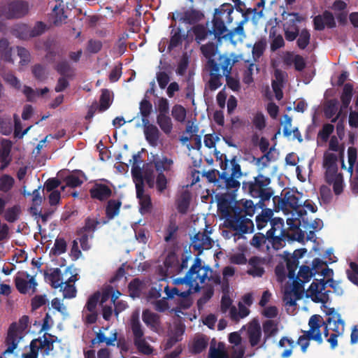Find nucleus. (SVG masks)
Instances as JSON below:
<instances>
[{
  "label": "nucleus",
  "instance_id": "nucleus-1",
  "mask_svg": "<svg viewBox=\"0 0 358 358\" xmlns=\"http://www.w3.org/2000/svg\"><path fill=\"white\" fill-rule=\"evenodd\" d=\"M271 182V178L262 173L254 177L253 180L243 182L242 188L245 192L253 198L259 199L257 204L251 200L236 201V195L231 193L216 194L217 210L224 219V226L234 231V235L252 232L254 224L246 216L252 217L257 206L260 208H264V202L272 197L273 190L270 187Z\"/></svg>",
  "mask_w": 358,
  "mask_h": 358
},
{
  "label": "nucleus",
  "instance_id": "nucleus-2",
  "mask_svg": "<svg viewBox=\"0 0 358 358\" xmlns=\"http://www.w3.org/2000/svg\"><path fill=\"white\" fill-rule=\"evenodd\" d=\"M327 285L331 287L334 292L338 296H341L343 294V289L340 286L339 282L334 280L333 278H329L324 280L322 278L320 280H314L310 284L309 288L307 290V297H310L312 301L315 303H321L322 307L326 308V303H327L329 299L330 290L324 291Z\"/></svg>",
  "mask_w": 358,
  "mask_h": 358
},
{
  "label": "nucleus",
  "instance_id": "nucleus-3",
  "mask_svg": "<svg viewBox=\"0 0 358 358\" xmlns=\"http://www.w3.org/2000/svg\"><path fill=\"white\" fill-rule=\"evenodd\" d=\"M208 272H212L211 268L209 266H203L201 265V259L199 257H196L193 265L190 267L186 275L182 278L174 279L173 284H186L189 287H192L195 282L194 290L195 292H199L200 286L197 280H199L200 284L204 283L208 278Z\"/></svg>",
  "mask_w": 358,
  "mask_h": 358
},
{
  "label": "nucleus",
  "instance_id": "nucleus-4",
  "mask_svg": "<svg viewBox=\"0 0 358 358\" xmlns=\"http://www.w3.org/2000/svg\"><path fill=\"white\" fill-rule=\"evenodd\" d=\"M234 12V7L230 3H223L214 12L213 23V33L215 38L220 40L225 38L224 34L228 31L227 25L231 23L233 17L231 13Z\"/></svg>",
  "mask_w": 358,
  "mask_h": 358
},
{
  "label": "nucleus",
  "instance_id": "nucleus-5",
  "mask_svg": "<svg viewBox=\"0 0 358 358\" xmlns=\"http://www.w3.org/2000/svg\"><path fill=\"white\" fill-rule=\"evenodd\" d=\"M130 327L134 336V343L138 351L143 355H150L153 349L144 338V331L138 314H133L130 320Z\"/></svg>",
  "mask_w": 358,
  "mask_h": 358
},
{
  "label": "nucleus",
  "instance_id": "nucleus-6",
  "mask_svg": "<svg viewBox=\"0 0 358 358\" xmlns=\"http://www.w3.org/2000/svg\"><path fill=\"white\" fill-rule=\"evenodd\" d=\"M218 61L220 62L221 69L226 78L227 85L234 92H238L240 88L239 80L231 76L232 67L238 62V56L235 54L219 55Z\"/></svg>",
  "mask_w": 358,
  "mask_h": 358
},
{
  "label": "nucleus",
  "instance_id": "nucleus-7",
  "mask_svg": "<svg viewBox=\"0 0 358 358\" xmlns=\"http://www.w3.org/2000/svg\"><path fill=\"white\" fill-rule=\"evenodd\" d=\"M282 15L285 38L287 41H294L301 31L299 24L302 22L303 17L298 13H284Z\"/></svg>",
  "mask_w": 358,
  "mask_h": 358
},
{
  "label": "nucleus",
  "instance_id": "nucleus-8",
  "mask_svg": "<svg viewBox=\"0 0 358 358\" xmlns=\"http://www.w3.org/2000/svg\"><path fill=\"white\" fill-rule=\"evenodd\" d=\"M301 197L302 194L298 191L292 189L287 191L280 201L282 209L289 208L295 210L299 216L302 217L306 215V210L301 208L303 203Z\"/></svg>",
  "mask_w": 358,
  "mask_h": 358
},
{
  "label": "nucleus",
  "instance_id": "nucleus-9",
  "mask_svg": "<svg viewBox=\"0 0 358 358\" xmlns=\"http://www.w3.org/2000/svg\"><path fill=\"white\" fill-rule=\"evenodd\" d=\"M1 15L6 19L20 18L29 12V4L22 0H16L9 2L1 6Z\"/></svg>",
  "mask_w": 358,
  "mask_h": 358
},
{
  "label": "nucleus",
  "instance_id": "nucleus-10",
  "mask_svg": "<svg viewBox=\"0 0 358 358\" xmlns=\"http://www.w3.org/2000/svg\"><path fill=\"white\" fill-rule=\"evenodd\" d=\"M45 29V24L42 22H37L34 27L25 24H20L13 29V34L20 39L27 40L41 35Z\"/></svg>",
  "mask_w": 358,
  "mask_h": 358
},
{
  "label": "nucleus",
  "instance_id": "nucleus-11",
  "mask_svg": "<svg viewBox=\"0 0 358 358\" xmlns=\"http://www.w3.org/2000/svg\"><path fill=\"white\" fill-rule=\"evenodd\" d=\"M323 324V318L321 315L317 314L312 315L308 320L309 330L302 331L303 334L301 336L322 344L323 339L320 328Z\"/></svg>",
  "mask_w": 358,
  "mask_h": 358
},
{
  "label": "nucleus",
  "instance_id": "nucleus-12",
  "mask_svg": "<svg viewBox=\"0 0 358 358\" xmlns=\"http://www.w3.org/2000/svg\"><path fill=\"white\" fill-rule=\"evenodd\" d=\"M205 69L209 73L210 79L208 82V87L210 90L215 91L222 85L221 81L223 73L221 74L220 62L217 60H210L208 63H206Z\"/></svg>",
  "mask_w": 358,
  "mask_h": 358
},
{
  "label": "nucleus",
  "instance_id": "nucleus-13",
  "mask_svg": "<svg viewBox=\"0 0 358 358\" xmlns=\"http://www.w3.org/2000/svg\"><path fill=\"white\" fill-rule=\"evenodd\" d=\"M22 275L26 278L19 275H17L15 278L16 289L21 294H26L31 288L32 289V292H35L37 282H36L34 277L31 276L27 272L22 273Z\"/></svg>",
  "mask_w": 358,
  "mask_h": 358
},
{
  "label": "nucleus",
  "instance_id": "nucleus-14",
  "mask_svg": "<svg viewBox=\"0 0 358 358\" xmlns=\"http://www.w3.org/2000/svg\"><path fill=\"white\" fill-rule=\"evenodd\" d=\"M314 29L322 31L325 27L332 29L336 27V22L333 14L329 10H324L322 15H316L313 18Z\"/></svg>",
  "mask_w": 358,
  "mask_h": 358
},
{
  "label": "nucleus",
  "instance_id": "nucleus-15",
  "mask_svg": "<svg viewBox=\"0 0 358 358\" xmlns=\"http://www.w3.org/2000/svg\"><path fill=\"white\" fill-rule=\"evenodd\" d=\"M247 335L251 347H255L260 343L262 331L257 319L255 318L248 323Z\"/></svg>",
  "mask_w": 358,
  "mask_h": 358
},
{
  "label": "nucleus",
  "instance_id": "nucleus-16",
  "mask_svg": "<svg viewBox=\"0 0 358 358\" xmlns=\"http://www.w3.org/2000/svg\"><path fill=\"white\" fill-rule=\"evenodd\" d=\"M17 335V327L15 323H12L8 328L5 341L7 349L3 352L2 355L0 356V358H3V355H6V354L13 353L14 350L16 349L19 342Z\"/></svg>",
  "mask_w": 358,
  "mask_h": 358
},
{
  "label": "nucleus",
  "instance_id": "nucleus-17",
  "mask_svg": "<svg viewBox=\"0 0 358 358\" xmlns=\"http://www.w3.org/2000/svg\"><path fill=\"white\" fill-rule=\"evenodd\" d=\"M136 198L138 199L139 211L144 215L151 212L152 203L151 197L148 194L145 193L144 186H138L136 188Z\"/></svg>",
  "mask_w": 358,
  "mask_h": 358
},
{
  "label": "nucleus",
  "instance_id": "nucleus-18",
  "mask_svg": "<svg viewBox=\"0 0 358 358\" xmlns=\"http://www.w3.org/2000/svg\"><path fill=\"white\" fill-rule=\"evenodd\" d=\"M90 194L92 199L103 201L111 196L112 190L105 184L95 183L90 189Z\"/></svg>",
  "mask_w": 358,
  "mask_h": 358
},
{
  "label": "nucleus",
  "instance_id": "nucleus-19",
  "mask_svg": "<svg viewBox=\"0 0 358 358\" xmlns=\"http://www.w3.org/2000/svg\"><path fill=\"white\" fill-rule=\"evenodd\" d=\"M192 246L200 254L204 249L212 247V240L206 232H198L192 239Z\"/></svg>",
  "mask_w": 358,
  "mask_h": 358
},
{
  "label": "nucleus",
  "instance_id": "nucleus-20",
  "mask_svg": "<svg viewBox=\"0 0 358 358\" xmlns=\"http://www.w3.org/2000/svg\"><path fill=\"white\" fill-rule=\"evenodd\" d=\"M122 205V203L120 199L108 200L105 206V214L107 220L103 221L102 224H105L120 214Z\"/></svg>",
  "mask_w": 358,
  "mask_h": 358
},
{
  "label": "nucleus",
  "instance_id": "nucleus-21",
  "mask_svg": "<svg viewBox=\"0 0 358 358\" xmlns=\"http://www.w3.org/2000/svg\"><path fill=\"white\" fill-rule=\"evenodd\" d=\"M235 7L237 11L242 13L244 18L243 22H247L250 15H253L252 19H255L256 16L259 17L263 15V9H261L259 12H257V8H246L245 4L242 0H233Z\"/></svg>",
  "mask_w": 358,
  "mask_h": 358
},
{
  "label": "nucleus",
  "instance_id": "nucleus-22",
  "mask_svg": "<svg viewBox=\"0 0 358 358\" xmlns=\"http://www.w3.org/2000/svg\"><path fill=\"white\" fill-rule=\"evenodd\" d=\"M142 124L146 141L151 146L156 147L159 138V131L158 128L155 125L150 124L149 121L147 124Z\"/></svg>",
  "mask_w": 358,
  "mask_h": 358
},
{
  "label": "nucleus",
  "instance_id": "nucleus-23",
  "mask_svg": "<svg viewBox=\"0 0 358 358\" xmlns=\"http://www.w3.org/2000/svg\"><path fill=\"white\" fill-rule=\"evenodd\" d=\"M142 319L143 322L150 327L152 331L155 332L158 331L161 325L160 316L158 314L150 312L148 310H145L143 311Z\"/></svg>",
  "mask_w": 358,
  "mask_h": 358
},
{
  "label": "nucleus",
  "instance_id": "nucleus-24",
  "mask_svg": "<svg viewBox=\"0 0 358 358\" xmlns=\"http://www.w3.org/2000/svg\"><path fill=\"white\" fill-rule=\"evenodd\" d=\"M192 292L191 289H189L187 291L182 292L180 294V296L176 298L174 301L176 304V307L172 309V311L175 313H181L182 309L186 310L191 307L192 304V299L190 298V294Z\"/></svg>",
  "mask_w": 358,
  "mask_h": 358
},
{
  "label": "nucleus",
  "instance_id": "nucleus-25",
  "mask_svg": "<svg viewBox=\"0 0 358 358\" xmlns=\"http://www.w3.org/2000/svg\"><path fill=\"white\" fill-rule=\"evenodd\" d=\"M203 17V15L201 12L194 9L187 10L183 13H178L180 21L189 24H194L199 22Z\"/></svg>",
  "mask_w": 358,
  "mask_h": 358
},
{
  "label": "nucleus",
  "instance_id": "nucleus-26",
  "mask_svg": "<svg viewBox=\"0 0 358 358\" xmlns=\"http://www.w3.org/2000/svg\"><path fill=\"white\" fill-rule=\"evenodd\" d=\"M264 332L263 343H265L270 338L278 333V322L273 320H266L262 323Z\"/></svg>",
  "mask_w": 358,
  "mask_h": 358
},
{
  "label": "nucleus",
  "instance_id": "nucleus-27",
  "mask_svg": "<svg viewBox=\"0 0 358 358\" xmlns=\"http://www.w3.org/2000/svg\"><path fill=\"white\" fill-rule=\"evenodd\" d=\"M248 263L250 268L248 270L247 273L253 277H262L264 275L265 271L260 258L257 257H252L249 259Z\"/></svg>",
  "mask_w": 358,
  "mask_h": 358
},
{
  "label": "nucleus",
  "instance_id": "nucleus-28",
  "mask_svg": "<svg viewBox=\"0 0 358 358\" xmlns=\"http://www.w3.org/2000/svg\"><path fill=\"white\" fill-rule=\"evenodd\" d=\"M322 308H325L324 310L325 314L328 316V317L324 320H323V324L326 325H341L345 324L344 321L341 319V315L338 313L334 308H327L326 306V308H324L322 306Z\"/></svg>",
  "mask_w": 358,
  "mask_h": 358
},
{
  "label": "nucleus",
  "instance_id": "nucleus-29",
  "mask_svg": "<svg viewBox=\"0 0 358 358\" xmlns=\"http://www.w3.org/2000/svg\"><path fill=\"white\" fill-rule=\"evenodd\" d=\"M144 287L145 283L143 280H141L138 278H134L128 285L129 296L133 299L140 297Z\"/></svg>",
  "mask_w": 358,
  "mask_h": 358
},
{
  "label": "nucleus",
  "instance_id": "nucleus-30",
  "mask_svg": "<svg viewBox=\"0 0 358 358\" xmlns=\"http://www.w3.org/2000/svg\"><path fill=\"white\" fill-rule=\"evenodd\" d=\"M267 238L268 242L271 243L273 248L275 250H279L284 246L285 240L289 241V231H281V233H278V234H273L271 237H268L267 236Z\"/></svg>",
  "mask_w": 358,
  "mask_h": 358
},
{
  "label": "nucleus",
  "instance_id": "nucleus-31",
  "mask_svg": "<svg viewBox=\"0 0 358 358\" xmlns=\"http://www.w3.org/2000/svg\"><path fill=\"white\" fill-rule=\"evenodd\" d=\"M153 164L155 170L159 173L171 171L173 165V161L172 159L168 158L166 156H162V158H157L154 159Z\"/></svg>",
  "mask_w": 358,
  "mask_h": 358
},
{
  "label": "nucleus",
  "instance_id": "nucleus-32",
  "mask_svg": "<svg viewBox=\"0 0 358 358\" xmlns=\"http://www.w3.org/2000/svg\"><path fill=\"white\" fill-rule=\"evenodd\" d=\"M45 276L50 281L53 288H62L64 281L62 278L61 270L59 268H54L50 274L45 272Z\"/></svg>",
  "mask_w": 358,
  "mask_h": 358
},
{
  "label": "nucleus",
  "instance_id": "nucleus-33",
  "mask_svg": "<svg viewBox=\"0 0 358 358\" xmlns=\"http://www.w3.org/2000/svg\"><path fill=\"white\" fill-rule=\"evenodd\" d=\"M0 57L7 62L13 63L12 58V48L6 38L0 39Z\"/></svg>",
  "mask_w": 358,
  "mask_h": 358
},
{
  "label": "nucleus",
  "instance_id": "nucleus-34",
  "mask_svg": "<svg viewBox=\"0 0 358 358\" xmlns=\"http://www.w3.org/2000/svg\"><path fill=\"white\" fill-rule=\"evenodd\" d=\"M191 196L188 192H183L176 202V208L180 214H186L190 204Z\"/></svg>",
  "mask_w": 358,
  "mask_h": 358
},
{
  "label": "nucleus",
  "instance_id": "nucleus-35",
  "mask_svg": "<svg viewBox=\"0 0 358 358\" xmlns=\"http://www.w3.org/2000/svg\"><path fill=\"white\" fill-rule=\"evenodd\" d=\"M200 50L203 55L207 59L206 63H208L210 60H217V58H214L217 51V47L214 43L209 42L202 45Z\"/></svg>",
  "mask_w": 358,
  "mask_h": 358
},
{
  "label": "nucleus",
  "instance_id": "nucleus-36",
  "mask_svg": "<svg viewBox=\"0 0 358 358\" xmlns=\"http://www.w3.org/2000/svg\"><path fill=\"white\" fill-rule=\"evenodd\" d=\"M157 123L164 134H169L171 132L173 124L171 117L168 115L158 114Z\"/></svg>",
  "mask_w": 358,
  "mask_h": 358
},
{
  "label": "nucleus",
  "instance_id": "nucleus-37",
  "mask_svg": "<svg viewBox=\"0 0 358 358\" xmlns=\"http://www.w3.org/2000/svg\"><path fill=\"white\" fill-rule=\"evenodd\" d=\"M167 284L166 280L160 279L157 282L152 283V285L148 292L150 299H159L161 297L162 290L164 291V287Z\"/></svg>",
  "mask_w": 358,
  "mask_h": 358
},
{
  "label": "nucleus",
  "instance_id": "nucleus-38",
  "mask_svg": "<svg viewBox=\"0 0 358 358\" xmlns=\"http://www.w3.org/2000/svg\"><path fill=\"white\" fill-rule=\"evenodd\" d=\"M353 95V86L351 83H346L344 85L343 92L341 96L342 103V108H347L352 100Z\"/></svg>",
  "mask_w": 358,
  "mask_h": 358
},
{
  "label": "nucleus",
  "instance_id": "nucleus-39",
  "mask_svg": "<svg viewBox=\"0 0 358 358\" xmlns=\"http://www.w3.org/2000/svg\"><path fill=\"white\" fill-rule=\"evenodd\" d=\"M140 113L142 116V123L147 124L149 121L148 117L152 111V105L151 102L144 98L139 104Z\"/></svg>",
  "mask_w": 358,
  "mask_h": 358
},
{
  "label": "nucleus",
  "instance_id": "nucleus-40",
  "mask_svg": "<svg viewBox=\"0 0 358 358\" xmlns=\"http://www.w3.org/2000/svg\"><path fill=\"white\" fill-rule=\"evenodd\" d=\"M52 15H53V24L55 26L62 25L63 23L66 22V20L67 19V15L64 13V7L61 6V3L56 5L52 9Z\"/></svg>",
  "mask_w": 358,
  "mask_h": 358
},
{
  "label": "nucleus",
  "instance_id": "nucleus-41",
  "mask_svg": "<svg viewBox=\"0 0 358 358\" xmlns=\"http://www.w3.org/2000/svg\"><path fill=\"white\" fill-rule=\"evenodd\" d=\"M208 345V338L206 336H201L194 340L191 352L193 354H200L204 351Z\"/></svg>",
  "mask_w": 358,
  "mask_h": 358
},
{
  "label": "nucleus",
  "instance_id": "nucleus-42",
  "mask_svg": "<svg viewBox=\"0 0 358 358\" xmlns=\"http://www.w3.org/2000/svg\"><path fill=\"white\" fill-rule=\"evenodd\" d=\"M345 324L330 326V330L333 331L329 338L327 339V342L330 343L331 348L334 349L338 345L337 338L339 335L343 334L344 331Z\"/></svg>",
  "mask_w": 358,
  "mask_h": 358
},
{
  "label": "nucleus",
  "instance_id": "nucleus-43",
  "mask_svg": "<svg viewBox=\"0 0 358 358\" xmlns=\"http://www.w3.org/2000/svg\"><path fill=\"white\" fill-rule=\"evenodd\" d=\"M112 103L110 99V92L108 89H103L99 99V106L98 110L99 112H104L108 110Z\"/></svg>",
  "mask_w": 358,
  "mask_h": 358
},
{
  "label": "nucleus",
  "instance_id": "nucleus-44",
  "mask_svg": "<svg viewBox=\"0 0 358 358\" xmlns=\"http://www.w3.org/2000/svg\"><path fill=\"white\" fill-rule=\"evenodd\" d=\"M193 33L195 36V41L198 43H200L201 41H204L208 35L213 34V29L208 30L204 26L201 24H197L194 27Z\"/></svg>",
  "mask_w": 358,
  "mask_h": 358
},
{
  "label": "nucleus",
  "instance_id": "nucleus-45",
  "mask_svg": "<svg viewBox=\"0 0 358 358\" xmlns=\"http://www.w3.org/2000/svg\"><path fill=\"white\" fill-rule=\"evenodd\" d=\"M56 71L62 77L71 78L73 76V69L67 61H61L55 66Z\"/></svg>",
  "mask_w": 358,
  "mask_h": 358
},
{
  "label": "nucleus",
  "instance_id": "nucleus-46",
  "mask_svg": "<svg viewBox=\"0 0 358 358\" xmlns=\"http://www.w3.org/2000/svg\"><path fill=\"white\" fill-rule=\"evenodd\" d=\"M21 209L20 206L15 205L10 208H8L4 213V219L10 223H13L19 219Z\"/></svg>",
  "mask_w": 358,
  "mask_h": 358
},
{
  "label": "nucleus",
  "instance_id": "nucleus-47",
  "mask_svg": "<svg viewBox=\"0 0 358 358\" xmlns=\"http://www.w3.org/2000/svg\"><path fill=\"white\" fill-rule=\"evenodd\" d=\"M67 248L66 241L63 238H57L53 247L50 250V255L59 256L66 252Z\"/></svg>",
  "mask_w": 358,
  "mask_h": 358
},
{
  "label": "nucleus",
  "instance_id": "nucleus-48",
  "mask_svg": "<svg viewBox=\"0 0 358 358\" xmlns=\"http://www.w3.org/2000/svg\"><path fill=\"white\" fill-rule=\"evenodd\" d=\"M31 73L35 79L39 82H43L48 78L46 67L41 64H34L31 67Z\"/></svg>",
  "mask_w": 358,
  "mask_h": 358
},
{
  "label": "nucleus",
  "instance_id": "nucleus-49",
  "mask_svg": "<svg viewBox=\"0 0 358 358\" xmlns=\"http://www.w3.org/2000/svg\"><path fill=\"white\" fill-rule=\"evenodd\" d=\"M271 229L267 231L268 236L271 237L273 234H276L278 231L281 233V231H287L283 228L284 227V220L280 217H273L271 220Z\"/></svg>",
  "mask_w": 358,
  "mask_h": 358
},
{
  "label": "nucleus",
  "instance_id": "nucleus-50",
  "mask_svg": "<svg viewBox=\"0 0 358 358\" xmlns=\"http://www.w3.org/2000/svg\"><path fill=\"white\" fill-rule=\"evenodd\" d=\"M14 178L8 174H3L0 177V191L4 193L8 192L13 187Z\"/></svg>",
  "mask_w": 358,
  "mask_h": 358
},
{
  "label": "nucleus",
  "instance_id": "nucleus-51",
  "mask_svg": "<svg viewBox=\"0 0 358 358\" xmlns=\"http://www.w3.org/2000/svg\"><path fill=\"white\" fill-rule=\"evenodd\" d=\"M313 275L312 270L309 266H301L297 275V279H299L301 283H298V287H300L302 286V284L309 282Z\"/></svg>",
  "mask_w": 358,
  "mask_h": 358
},
{
  "label": "nucleus",
  "instance_id": "nucleus-52",
  "mask_svg": "<svg viewBox=\"0 0 358 358\" xmlns=\"http://www.w3.org/2000/svg\"><path fill=\"white\" fill-rule=\"evenodd\" d=\"M236 176H229L227 172H222L220 175L221 180L224 183L227 189H235L240 187V182L235 178Z\"/></svg>",
  "mask_w": 358,
  "mask_h": 358
},
{
  "label": "nucleus",
  "instance_id": "nucleus-53",
  "mask_svg": "<svg viewBox=\"0 0 358 358\" xmlns=\"http://www.w3.org/2000/svg\"><path fill=\"white\" fill-rule=\"evenodd\" d=\"M99 224L100 222L99 220L87 217L85 220V225L79 230L86 233H90V238H92L94 232Z\"/></svg>",
  "mask_w": 358,
  "mask_h": 358
},
{
  "label": "nucleus",
  "instance_id": "nucleus-54",
  "mask_svg": "<svg viewBox=\"0 0 358 358\" xmlns=\"http://www.w3.org/2000/svg\"><path fill=\"white\" fill-rule=\"evenodd\" d=\"M296 44L299 49L304 50L310 43V34L306 29H302L297 37Z\"/></svg>",
  "mask_w": 358,
  "mask_h": 358
},
{
  "label": "nucleus",
  "instance_id": "nucleus-55",
  "mask_svg": "<svg viewBox=\"0 0 358 358\" xmlns=\"http://www.w3.org/2000/svg\"><path fill=\"white\" fill-rule=\"evenodd\" d=\"M266 46V43L264 39H261L254 44L252 54L255 61H257L263 55Z\"/></svg>",
  "mask_w": 358,
  "mask_h": 358
},
{
  "label": "nucleus",
  "instance_id": "nucleus-56",
  "mask_svg": "<svg viewBox=\"0 0 358 358\" xmlns=\"http://www.w3.org/2000/svg\"><path fill=\"white\" fill-rule=\"evenodd\" d=\"M185 38V36L181 34V29L178 28L171 36L168 49L171 50L182 45V41Z\"/></svg>",
  "mask_w": 358,
  "mask_h": 358
},
{
  "label": "nucleus",
  "instance_id": "nucleus-57",
  "mask_svg": "<svg viewBox=\"0 0 358 358\" xmlns=\"http://www.w3.org/2000/svg\"><path fill=\"white\" fill-rule=\"evenodd\" d=\"M269 36L270 37H273L270 45V48L272 52H275L285 46V43L281 34L275 35V31H271Z\"/></svg>",
  "mask_w": 358,
  "mask_h": 358
},
{
  "label": "nucleus",
  "instance_id": "nucleus-58",
  "mask_svg": "<svg viewBox=\"0 0 358 358\" xmlns=\"http://www.w3.org/2000/svg\"><path fill=\"white\" fill-rule=\"evenodd\" d=\"M131 175L136 185V188L138 186H144L143 174L141 168L138 164H133L131 167Z\"/></svg>",
  "mask_w": 358,
  "mask_h": 358
},
{
  "label": "nucleus",
  "instance_id": "nucleus-59",
  "mask_svg": "<svg viewBox=\"0 0 358 358\" xmlns=\"http://www.w3.org/2000/svg\"><path fill=\"white\" fill-rule=\"evenodd\" d=\"M178 265V259L176 254L173 252H169L164 260V266L171 271H176Z\"/></svg>",
  "mask_w": 358,
  "mask_h": 358
},
{
  "label": "nucleus",
  "instance_id": "nucleus-60",
  "mask_svg": "<svg viewBox=\"0 0 358 358\" xmlns=\"http://www.w3.org/2000/svg\"><path fill=\"white\" fill-rule=\"evenodd\" d=\"M178 231V227L176 224V222L174 220H171L165 230L166 235L164 236V241L166 243H169L171 240L174 239Z\"/></svg>",
  "mask_w": 358,
  "mask_h": 358
},
{
  "label": "nucleus",
  "instance_id": "nucleus-61",
  "mask_svg": "<svg viewBox=\"0 0 358 358\" xmlns=\"http://www.w3.org/2000/svg\"><path fill=\"white\" fill-rule=\"evenodd\" d=\"M10 146H3L1 148V157L0 158V161L1 162L0 170L3 171L8 166L11 162V159L10 157Z\"/></svg>",
  "mask_w": 358,
  "mask_h": 358
},
{
  "label": "nucleus",
  "instance_id": "nucleus-62",
  "mask_svg": "<svg viewBox=\"0 0 358 358\" xmlns=\"http://www.w3.org/2000/svg\"><path fill=\"white\" fill-rule=\"evenodd\" d=\"M337 101L336 99H331L328 101L324 109V116L327 119H331L337 113Z\"/></svg>",
  "mask_w": 358,
  "mask_h": 358
},
{
  "label": "nucleus",
  "instance_id": "nucleus-63",
  "mask_svg": "<svg viewBox=\"0 0 358 358\" xmlns=\"http://www.w3.org/2000/svg\"><path fill=\"white\" fill-rule=\"evenodd\" d=\"M172 116L178 122H182L186 117V110L181 105H175L172 108Z\"/></svg>",
  "mask_w": 358,
  "mask_h": 358
},
{
  "label": "nucleus",
  "instance_id": "nucleus-64",
  "mask_svg": "<svg viewBox=\"0 0 358 358\" xmlns=\"http://www.w3.org/2000/svg\"><path fill=\"white\" fill-rule=\"evenodd\" d=\"M350 269L346 271L348 278L353 284L358 285V264L355 262H350Z\"/></svg>",
  "mask_w": 358,
  "mask_h": 358
}]
</instances>
